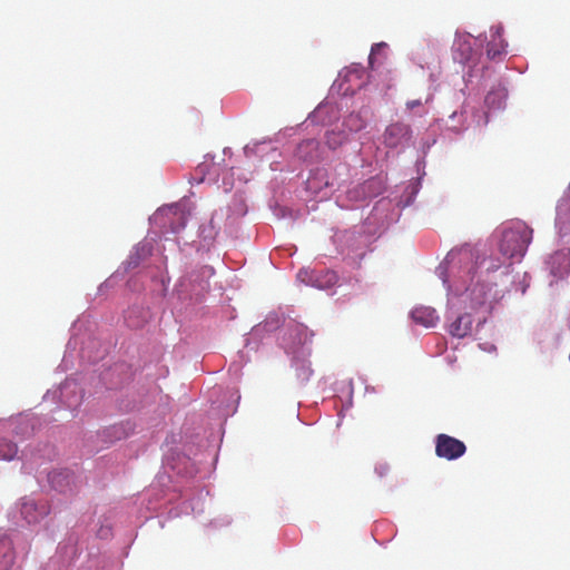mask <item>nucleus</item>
Wrapping results in <instances>:
<instances>
[{"label": "nucleus", "mask_w": 570, "mask_h": 570, "mask_svg": "<svg viewBox=\"0 0 570 570\" xmlns=\"http://www.w3.org/2000/svg\"><path fill=\"white\" fill-rule=\"evenodd\" d=\"M532 229L523 222L517 220L504 226L501 233L500 253L510 259H521L531 243Z\"/></svg>", "instance_id": "nucleus-1"}, {"label": "nucleus", "mask_w": 570, "mask_h": 570, "mask_svg": "<svg viewBox=\"0 0 570 570\" xmlns=\"http://www.w3.org/2000/svg\"><path fill=\"white\" fill-rule=\"evenodd\" d=\"M435 454L448 461L456 460L466 452L465 444L459 439L441 433L435 436Z\"/></svg>", "instance_id": "nucleus-2"}, {"label": "nucleus", "mask_w": 570, "mask_h": 570, "mask_svg": "<svg viewBox=\"0 0 570 570\" xmlns=\"http://www.w3.org/2000/svg\"><path fill=\"white\" fill-rule=\"evenodd\" d=\"M383 137L387 147L395 148L411 139L412 129L409 125L397 121L386 127Z\"/></svg>", "instance_id": "nucleus-3"}, {"label": "nucleus", "mask_w": 570, "mask_h": 570, "mask_svg": "<svg viewBox=\"0 0 570 570\" xmlns=\"http://www.w3.org/2000/svg\"><path fill=\"white\" fill-rule=\"evenodd\" d=\"M47 503V501H24L22 508H20V513L29 523L39 522L50 511Z\"/></svg>", "instance_id": "nucleus-4"}, {"label": "nucleus", "mask_w": 570, "mask_h": 570, "mask_svg": "<svg viewBox=\"0 0 570 570\" xmlns=\"http://www.w3.org/2000/svg\"><path fill=\"white\" fill-rule=\"evenodd\" d=\"M456 262H459V263L464 262L466 264V267L464 271V276H461L462 283L465 284L468 279L472 281L473 279L472 269L474 267L473 254L470 250H460L458 253L450 252L448 254L445 263L450 266L451 271L454 269V265Z\"/></svg>", "instance_id": "nucleus-5"}, {"label": "nucleus", "mask_w": 570, "mask_h": 570, "mask_svg": "<svg viewBox=\"0 0 570 570\" xmlns=\"http://www.w3.org/2000/svg\"><path fill=\"white\" fill-rule=\"evenodd\" d=\"M48 480L51 487L61 494H66L75 483L73 474L69 471H53L49 473Z\"/></svg>", "instance_id": "nucleus-6"}, {"label": "nucleus", "mask_w": 570, "mask_h": 570, "mask_svg": "<svg viewBox=\"0 0 570 570\" xmlns=\"http://www.w3.org/2000/svg\"><path fill=\"white\" fill-rule=\"evenodd\" d=\"M472 331V316L468 313L459 315L455 321L449 325V333L458 338L468 336Z\"/></svg>", "instance_id": "nucleus-7"}, {"label": "nucleus", "mask_w": 570, "mask_h": 570, "mask_svg": "<svg viewBox=\"0 0 570 570\" xmlns=\"http://www.w3.org/2000/svg\"><path fill=\"white\" fill-rule=\"evenodd\" d=\"M412 317L414 322L424 325L425 327H432L439 320L435 311L430 307H416L412 311Z\"/></svg>", "instance_id": "nucleus-8"}, {"label": "nucleus", "mask_w": 570, "mask_h": 570, "mask_svg": "<svg viewBox=\"0 0 570 570\" xmlns=\"http://www.w3.org/2000/svg\"><path fill=\"white\" fill-rule=\"evenodd\" d=\"M14 561V552L11 543L0 540V570H11Z\"/></svg>", "instance_id": "nucleus-9"}, {"label": "nucleus", "mask_w": 570, "mask_h": 570, "mask_svg": "<svg viewBox=\"0 0 570 570\" xmlns=\"http://www.w3.org/2000/svg\"><path fill=\"white\" fill-rule=\"evenodd\" d=\"M504 49L505 45L501 37V28H497L491 41L487 46V53L490 58L494 59L500 56Z\"/></svg>", "instance_id": "nucleus-10"}, {"label": "nucleus", "mask_w": 570, "mask_h": 570, "mask_svg": "<svg viewBox=\"0 0 570 570\" xmlns=\"http://www.w3.org/2000/svg\"><path fill=\"white\" fill-rule=\"evenodd\" d=\"M318 145L320 144H318V141L316 139L303 140L297 146V155H298V157L304 159V160L312 159L313 157H315L317 155Z\"/></svg>", "instance_id": "nucleus-11"}, {"label": "nucleus", "mask_w": 570, "mask_h": 570, "mask_svg": "<svg viewBox=\"0 0 570 570\" xmlns=\"http://www.w3.org/2000/svg\"><path fill=\"white\" fill-rule=\"evenodd\" d=\"M167 215H173V216L177 217V225L171 226L173 232H178L179 229L185 227L187 216L183 208V205L177 204V205L170 206L167 209Z\"/></svg>", "instance_id": "nucleus-12"}, {"label": "nucleus", "mask_w": 570, "mask_h": 570, "mask_svg": "<svg viewBox=\"0 0 570 570\" xmlns=\"http://www.w3.org/2000/svg\"><path fill=\"white\" fill-rule=\"evenodd\" d=\"M466 291L470 292L471 302L473 306H481L487 301V291L484 284H475L473 287H468Z\"/></svg>", "instance_id": "nucleus-13"}, {"label": "nucleus", "mask_w": 570, "mask_h": 570, "mask_svg": "<svg viewBox=\"0 0 570 570\" xmlns=\"http://www.w3.org/2000/svg\"><path fill=\"white\" fill-rule=\"evenodd\" d=\"M18 452L17 444L4 439L0 438V459L2 460H12Z\"/></svg>", "instance_id": "nucleus-14"}, {"label": "nucleus", "mask_w": 570, "mask_h": 570, "mask_svg": "<svg viewBox=\"0 0 570 570\" xmlns=\"http://www.w3.org/2000/svg\"><path fill=\"white\" fill-rule=\"evenodd\" d=\"M570 209V198H562L558 205V213L561 215L563 212Z\"/></svg>", "instance_id": "nucleus-15"}, {"label": "nucleus", "mask_w": 570, "mask_h": 570, "mask_svg": "<svg viewBox=\"0 0 570 570\" xmlns=\"http://www.w3.org/2000/svg\"><path fill=\"white\" fill-rule=\"evenodd\" d=\"M420 106H422V101L420 99L409 100L406 102V108L410 110L414 109L415 107H420Z\"/></svg>", "instance_id": "nucleus-16"}, {"label": "nucleus", "mask_w": 570, "mask_h": 570, "mask_svg": "<svg viewBox=\"0 0 570 570\" xmlns=\"http://www.w3.org/2000/svg\"><path fill=\"white\" fill-rule=\"evenodd\" d=\"M326 276L328 277V283L336 282V275L334 273H327Z\"/></svg>", "instance_id": "nucleus-17"}, {"label": "nucleus", "mask_w": 570, "mask_h": 570, "mask_svg": "<svg viewBox=\"0 0 570 570\" xmlns=\"http://www.w3.org/2000/svg\"><path fill=\"white\" fill-rule=\"evenodd\" d=\"M305 275H307V272H306V271H299V272H298V274H297V277H298L299 279H303V281H304L303 276H305Z\"/></svg>", "instance_id": "nucleus-18"}]
</instances>
